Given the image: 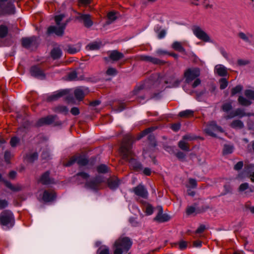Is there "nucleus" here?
<instances>
[{
    "mask_svg": "<svg viewBox=\"0 0 254 254\" xmlns=\"http://www.w3.org/2000/svg\"><path fill=\"white\" fill-rule=\"evenodd\" d=\"M134 140V137L131 135H125L120 147V151L123 158L129 162L130 168L138 172L142 170V167L141 163L134 158V154L131 150L132 144Z\"/></svg>",
    "mask_w": 254,
    "mask_h": 254,
    "instance_id": "nucleus-1",
    "label": "nucleus"
},
{
    "mask_svg": "<svg viewBox=\"0 0 254 254\" xmlns=\"http://www.w3.org/2000/svg\"><path fill=\"white\" fill-rule=\"evenodd\" d=\"M132 245V242L128 237H120L113 245L114 254H122L127 252Z\"/></svg>",
    "mask_w": 254,
    "mask_h": 254,
    "instance_id": "nucleus-2",
    "label": "nucleus"
},
{
    "mask_svg": "<svg viewBox=\"0 0 254 254\" xmlns=\"http://www.w3.org/2000/svg\"><path fill=\"white\" fill-rule=\"evenodd\" d=\"M54 125L58 126L62 125V122L58 120V117L56 115H51L39 119L36 122L35 126L36 127H40L43 126Z\"/></svg>",
    "mask_w": 254,
    "mask_h": 254,
    "instance_id": "nucleus-3",
    "label": "nucleus"
},
{
    "mask_svg": "<svg viewBox=\"0 0 254 254\" xmlns=\"http://www.w3.org/2000/svg\"><path fill=\"white\" fill-rule=\"evenodd\" d=\"M15 223L14 218L12 212L8 210L2 211L0 214V224L7 228L13 226Z\"/></svg>",
    "mask_w": 254,
    "mask_h": 254,
    "instance_id": "nucleus-4",
    "label": "nucleus"
},
{
    "mask_svg": "<svg viewBox=\"0 0 254 254\" xmlns=\"http://www.w3.org/2000/svg\"><path fill=\"white\" fill-rule=\"evenodd\" d=\"M200 75V69L198 67H191L187 68L184 73L185 82L190 83Z\"/></svg>",
    "mask_w": 254,
    "mask_h": 254,
    "instance_id": "nucleus-5",
    "label": "nucleus"
},
{
    "mask_svg": "<svg viewBox=\"0 0 254 254\" xmlns=\"http://www.w3.org/2000/svg\"><path fill=\"white\" fill-rule=\"evenodd\" d=\"M15 8L11 1H0V15L13 14Z\"/></svg>",
    "mask_w": 254,
    "mask_h": 254,
    "instance_id": "nucleus-6",
    "label": "nucleus"
},
{
    "mask_svg": "<svg viewBox=\"0 0 254 254\" xmlns=\"http://www.w3.org/2000/svg\"><path fill=\"white\" fill-rule=\"evenodd\" d=\"M22 46L26 49H29L32 47H37L38 45L37 38L35 36L23 38L21 39Z\"/></svg>",
    "mask_w": 254,
    "mask_h": 254,
    "instance_id": "nucleus-7",
    "label": "nucleus"
},
{
    "mask_svg": "<svg viewBox=\"0 0 254 254\" xmlns=\"http://www.w3.org/2000/svg\"><path fill=\"white\" fill-rule=\"evenodd\" d=\"M68 22V21H66L65 23L62 24V25L59 27L54 26H51L49 27L47 29V34L49 35L54 33L58 36H63L64 29Z\"/></svg>",
    "mask_w": 254,
    "mask_h": 254,
    "instance_id": "nucleus-8",
    "label": "nucleus"
},
{
    "mask_svg": "<svg viewBox=\"0 0 254 254\" xmlns=\"http://www.w3.org/2000/svg\"><path fill=\"white\" fill-rule=\"evenodd\" d=\"M217 130L221 132H223L222 128L221 127L217 126L216 122L214 121L210 122L207 127L205 129V132L206 133L213 137L216 136V134L214 133V131Z\"/></svg>",
    "mask_w": 254,
    "mask_h": 254,
    "instance_id": "nucleus-9",
    "label": "nucleus"
},
{
    "mask_svg": "<svg viewBox=\"0 0 254 254\" xmlns=\"http://www.w3.org/2000/svg\"><path fill=\"white\" fill-rule=\"evenodd\" d=\"M193 34L199 39L205 42H210L209 36L198 26H194L193 28Z\"/></svg>",
    "mask_w": 254,
    "mask_h": 254,
    "instance_id": "nucleus-10",
    "label": "nucleus"
},
{
    "mask_svg": "<svg viewBox=\"0 0 254 254\" xmlns=\"http://www.w3.org/2000/svg\"><path fill=\"white\" fill-rule=\"evenodd\" d=\"M252 114L251 113H246L245 112L244 109L241 108H237L234 111L230 112L227 115L225 116V119L226 120L234 118L236 117L242 118L245 116H250Z\"/></svg>",
    "mask_w": 254,
    "mask_h": 254,
    "instance_id": "nucleus-11",
    "label": "nucleus"
},
{
    "mask_svg": "<svg viewBox=\"0 0 254 254\" xmlns=\"http://www.w3.org/2000/svg\"><path fill=\"white\" fill-rule=\"evenodd\" d=\"M133 192L139 197L147 199L148 193L145 187L141 184L132 189Z\"/></svg>",
    "mask_w": 254,
    "mask_h": 254,
    "instance_id": "nucleus-12",
    "label": "nucleus"
},
{
    "mask_svg": "<svg viewBox=\"0 0 254 254\" xmlns=\"http://www.w3.org/2000/svg\"><path fill=\"white\" fill-rule=\"evenodd\" d=\"M43 185H48L54 183V179L50 177V172L47 171L42 174L38 181Z\"/></svg>",
    "mask_w": 254,
    "mask_h": 254,
    "instance_id": "nucleus-13",
    "label": "nucleus"
},
{
    "mask_svg": "<svg viewBox=\"0 0 254 254\" xmlns=\"http://www.w3.org/2000/svg\"><path fill=\"white\" fill-rule=\"evenodd\" d=\"M30 71L31 75L34 77L41 78V79H44L45 77L43 70L38 65L32 66L30 68Z\"/></svg>",
    "mask_w": 254,
    "mask_h": 254,
    "instance_id": "nucleus-14",
    "label": "nucleus"
},
{
    "mask_svg": "<svg viewBox=\"0 0 254 254\" xmlns=\"http://www.w3.org/2000/svg\"><path fill=\"white\" fill-rule=\"evenodd\" d=\"M77 19L79 21L82 22L84 26L87 28L90 27L93 24L89 14H80L77 17Z\"/></svg>",
    "mask_w": 254,
    "mask_h": 254,
    "instance_id": "nucleus-15",
    "label": "nucleus"
},
{
    "mask_svg": "<svg viewBox=\"0 0 254 254\" xmlns=\"http://www.w3.org/2000/svg\"><path fill=\"white\" fill-rule=\"evenodd\" d=\"M76 163L80 166H85L88 164L89 160L85 155L80 153H76Z\"/></svg>",
    "mask_w": 254,
    "mask_h": 254,
    "instance_id": "nucleus-16",
    "label": "nucleus"
},
{
    "mask_svg": "<svg viewBox=\"0 0 254 254\" xmlns=\"http://www.w3.org/2000/svg\"><path fill=\"white\" fill-rule=\"evenodd\" d=\"M67 94V91L66 90H63L58 91L57 92L54 93L53 95L49 96L47 100L48 102H51L56 101L61 97L66 95Z\"/></svg>",
    "mask_w": 254,
    "mask_h": 254,
    "instance_id": "nucleus-17",
    "label": "nucleus"
},
{
    "mask_svg": "<svg viewBox=\"0 0 254 254\" xmlns=\"http://www.w3.org/2000/svg\"><path fill=\"white\" fill-rule=\"evenodd\" d=\"M170 219V217L167 214L163 213V210L161 207L159 208V212L154 220L159 222H164L169 221Z\"/></svg>",
    "mask_w": 254,
    "mask_h": 254,
    "instance_id": "nucleus-18",
    "label": "nucleus"
},
{
    "mask_svg": "<svg viewBox=\"0 0 254 254\" xmlns=\"http://www.w3.org/2000/svg\"><path fill=\"white\" fill-rule=\"evenodd\" d=\"M109 57L113 62L118 61L124 58V54L117 50H113L110 52Z\"/></svg>",
    "mask_w": 254,
    "mask_h": 254,
    "instance_id": "nucleus-19",
    "label": "nucleus"
},
{
    "mask_svg": "<svg viewBox=\"0 0 254 254\" xmlns=\"http://www.w3.org/2000/svg\"><path fill=\"white\" fill-rule=\"evenodd\" d=\"M209 207L207 205L202 206L200 208L196 209L194 207L192 206H188L186 209V213L188 215H190L196 211V213H201L208 209Z\"/></svg>",
    "mask_w": 254,
    "mask_h": 254,
    "instance_id": "nucleus-20",
    "label": "nucleus"
},
{
    "mask_svg": "<svg viewBox=\"0 0 254 254\" xmlns=\"http://www.w3.org/2000/svg\"><path fill=\"white\" fill-rule=\"evenodd\" d=\"M56 198V193L53 190H45L43 195V199L45 202H50Z\"/></svg>",
    "mask_w": 254,
    "mask_h": 254,
    "instance_id": "nucleus-21",
    "label": "nucleus"
},
{
    "mask_svg": "<svg viewBox=\"0 0 254 254\" xmlns=\"http://www.w3.org/2000/svg\"><path fill=\"white\" fill-rule=\"evenodd\" d=\"M214 71L220 76L224 77L228 75L227 69L222 64L216 65Z\"/></svg>",
    "mask_w": 254,
    "mask_h": 254,
    "instance_id": "nucleus-22",
    "label": "nucleus"
},
{
    "mask_svg": "<svg viewBox=\"0 0 254 254\" xmlns=\"http://www.w3.org/2000/svg\"><path fill=\"white\" fill-rule=\"evenodd\" d=\"M0 181L3 182L6 187H7L8 188H9L13 191H18L21 190V186L18 185L14 186L12 185V184L10 182L3 179L2 178L1 174L0 173Z\"/></svg>",
    "mask_w": 254,
    "mask_h": 254,
    "instance_id": "nucleus-23",
    "label": "nucleus"
},
{
    "mask_svg": "<svg viewBox=\"0 0 254 254\" xmlns=\"http://www.w3.org/2000/svg\"><path fill=\"white\" fill-rule=\"evenodd\" d=\"M108 187L112 190L116 189L119 185V181L116 177H111L107 181Z\"/></svg>",
    "mask_w": 254,
    "mask_h": 254,
    "instance_id": "nucleus-24",
    "label": "nucleus"
},
{
    "mask_svg": "<svg viewBox=\"0 0 254 254\" xmlns=\"http://www.w3.org/2000/svg\"><path fill=\"white\" fill-rule=\"evenodd\" d=\"M38 154L36 152L27 153L24 157V159L28 163H32L38 159Z\"/></svg>",
    "mask_w": 254,
    "mask_h": 254,
    "instance_id": "nucleus-25",
    "label": "nucleus"
},
{
    "mask_svg": "<svg viewBox=\"0 0 254 254\" xmlns=\"http://www.w3.org/2000/svg\"><path fill=\"white\" fill-rule=\"evenodd\" d=\"M172 48L176 51L182 53H186V50L183 47V44L180 42H174L172 45Z\"/></svg>",
    "mask_w": 254,
    "mask_h": 254,
    "instance_id": "nucleus-26",
    "label": "nucleus"
},
{
    "mask_svg": "<svg viewBox=\"0 0 254 254\" xmlns=\"http://www.w3.org/2000/svg\"><path fill=\"white\" fill-rule=\"evenodd\" d=\"M62 53V50L60 48H54L51 52V56L54 60L58 59L61 57Z\"/></svg>",
    "mask_w": 254,
    "mask_h": 254,
    "instance_id": "nucleus-27",
    "label": "nucleus"
},
{
    "mask_svg": "<svg viewBox=\"0 0 254 254\" xmlns=\"http://www.w3.org/2000/svg\"><path fill=\"white\" fill-rule=\"evenodd\" d=\"M74 94L76 99L79 101L82 100L85 96L84 91L81 88L75 89L74 91Z\"/></svg>",
    "mask_w": 254,
    "mask_h": 254,
    "instance_id": "nucleus-28",
    "label": "nucleus"
},
{
    "mask_svg": "<svg viewBox=\"0 0 254 254\" xmlns=\"http://www.w3.org/2000/svg\"><path fill=\"white\" fill-rule=\"evenodd\" d=\"M99 185V182L93 180L87 182L85 186L88 188L96 190L98 189Z\"/></svg>",
    "mask_w": 254,
    "mask_h": 254,
    "instance_id": "nucleus-29",
    "label": "nucleus"
},
{
    "mask_svg": "<svg viewBox=\"0 0 254 254\" xmlns=\"http://www.w3.org/2000/svg\"><path fill=\"white\" fill-rule=\"evenodd\" d=\"M238 103L243 106H249L252 104V102L249 99L240 96L238 99Z\"/></svg>",
    "mask_w": 254,
    "mask_h": 254,
    "instance_id": "nucleus-30",
    "label": "nucleus"
},
{
    "mask_svg": "<svg viewBox=\"0 0 254 254\" xmlns=\"http://www.w3.org/2000/svg\"><path fill=\"white\" fill-rule=\"evenodd\" d=\"M137 201L143 204H146L145 212L147 215H151L152 214L153 212V208L151 204L147 203L145 201L142 200L140 199H137Z\"/></svg>",
    "mask_w": 254,
    "mask_h": 254,
    "instance_id": "nucleus-31",
    "label": "nucleus"
},
{
    "mask_svg": "<svg viewBox=\"0 0 254 254\" xmlns=\"http://www.w3.org/2000/svg\"><path fill=\"white\" fill-rule=\"evenodd\" d=\"M194 112L190 110H186L179 113V116L181 118H188L193 116Z\"/></svg>",
    "mask_w": 254,
    "mask_h": 254,
    "instance_id": "nucleus-32",
    "label": "nucleus"
},
{
    "mask_svg": "<svg viewBox=\"0 0 254 254\" xmlns=\"http://www.w3.org/2000/svg\"><path fill=\"white\" fill-rule=\"evenodd\" d=\"M53 110L56 113H64V114H67L68 113V109L64 106L55 107L53 108Z\"/></svg>",
    "mask_w": 254,
    "mask_h": 254,
    "instance_id": "nucleus-33",
    "label": "nucleus"
},
{
    "mask_svg": "<svg viewBox=\"0 0 254 254\" xmlns=\"http://www.w3.org/2000/svg\"><path fill=\"white\" fill-rule=\"evenodd\" d=\"M230 127L234 128H242L244 127V124L241 120H235L230 124Z\"/></svg>",
    "mask_w": 254,
    "mask_h": 254,
    "instance_id": "nucleus-34",
    "label": "nucleus"
},
{
    "mask_svg": "<svg viewBox=\"0 0 254 254\" xmlns=\"http://www.w3.org/2000/svg\"><path fill=\"white\" fill-rule=\"evenodd\" d=\"M101 45V42H94L89 44L86 48L89 50H98Z\"/></svg>",
    "mask_w": 254,
    "mask_h": 254,
    "instance_id": "nucleus-35",
    "label": "nucleus"
},
{
    "mask_svg": "<svg viewBox=\"0 0 254 254\" xmlns=\"http://www.w3.org/2000/svg\"><path fill=\"white\" fill-rule=\"evenodd\" d=\"M191 4L195 5H201L206 9H211L213 7V5L212 4H210L209 2H207L206 1H201V4L198 3L196 2H192Z\"/></svg>",
    "mask_w": 254,
    "mask_h": 254,
    "instance_id": "nucleus-36",
    "label": "nucleus"
},
{
    "mask_svg": "<svg viewBox=\"0 0 254 254\" xmlns=\"http://www.w3.org/2000/svg\"><path fill=\"white\" fill-rule=\"evenodd\" d=\"M156 127H148L145 130H144L142 133L137 137L136 140H139L140 138H141L143 136H145V135L153 131L156 129Z\"/></svg>",
    "mask_w": 254,
    "mask_h": 254,
    "instance_id": "nucleus-37",
    "label": "nucleus"
},
{
    "mask_svg": "<svg viewBox=\"0 0 254 254\" xmlns=\"http://www.w3.org/2000/svg\"><path fill=\"white\" fill-rule=\"evenodd\" d=\"M97 254H110V249L105 245L102 246L97 251Z\"/></svg>",
    "mask_w": 254,
    "mask_h": 254,
    "instance_id": "nucleus-38",
    "label": "nucleus"
},
{
    "mask_svg": "<svg viewBox=\"0 0 254 254\" xmlns=\"http://www.w3.org/2000/svg\"><path fill=\"white\" fill-rule=\"evenodd\" d=\"M179 147L184 151H190V145L188 143L185 142L184 140H180L178 142Z\"/></svg>",
    "mask_w": 254,
    "mask_h": 254,
    "instance_id": "nucleus-39",
    "label": "nucleus"
},
{
    "mask_svg": "<svg viewBox=\"0 0 254 254\" xmlns=\"http://www.w3.org/2000/svg\"><path fill=\"white\" fill-rule=\"evenodd\" d=\"M75 162H76V154L71 156L67 161H64L63 162V165L65 167H69Z\"/></svg>",
    "mask_w": 254,
    "mask_h": 254,
    "instance_id": "nucleus-40",
    "label": "nucleus"
},
{
    "mask_svg": "<svg viewBox=\"0 0 254 254\" xmlns=\"http://www.w3.org/2000/svg\"><path fill=\"white\" fill-rule=\"evenodd\" d=\"M233 108L232 102H229L224 103L221 106V109L224 112L228 113Z\"/></svg>",
    "mask_w": 254,
    "mask_h": 254,
    "instance_id": "nucleus-41",
    "label": "nucleus"
},
{
    "mask_svg": "<svg viewBox=\"0 0 254 254\" xmlns=\"http://www.w3.org/2000/svg\"><path fill=\"white\" fill-rule=\"evenodd\" d=\"M234 150V147L232 145L225 144L224 146L223 149V154L224 155H227L231 154L233 152Z\"/></svg>",
    "mask_w": 254,
    "mask_h": 254,
    "instance_id": "nucleus-42",
    "label": "nucleus"
},
{
    "mask_svg": "<svg viewBox=\"0 0 254 254\" xmlns=\"http://www.w3.org/2000/svg\"><path fill=\"white\" fill-rule=\"evenodd\" d=\"M8 33V28L4 25L0 26V37L1 38L6 36Z\"/></svg>",
    "mask_w": 254,
    "mask_h": 254,
    "instance_id": "nucleus-43",
    "label": "nucleus"
},
{
    "mask_svg": "<svg viewBox=\"0 0 254 254\" xmlns=\"http://www.w3.org/2000/svg\"><path fill=\"white\" fill-rule=\"evenodd\" d=\"M253 189L252 188H249V184L247 183H245L242 184L239 187L238 190L240 192H242L245 191V190L247 189H249L250 191L253 192Z\"/></svg>",
    "mask_w": 254,
    "mask_h": 254,
    "instance_id": "nucleus-44",
    "label": "nucleus"
},
{
    "mask_svg": "<svg viewBox=\"0 0 254 254\" xmlns=\"http://www.w3.org/2000/svg\"><path fill=\"white\" fill-rule=\"evenodd\" d=\"M148 62H150L154 64H158V65H163L165 64V62L156 58H154L152 57H150L149 61Z\"/></svg>",
    "mask_w": 254,
    "mask_h": 254,
    "instance_id": "nucleus-45",
    "label": "nucleus"
},
{
    "mask_svg": "<svg viewBox=\"0 0 254 254\" xmlns=\"http://www.w3.org/2000/svg\"><path fill=\"white\" fill-rule=\"evenodd\" d=\"M97 171L99 173H106L109 172V168L106 165L101 164L97 166Z\"/></svg>",
    "mask_w": 254,
    "mask_h": 254,
    "instance_id": "nucleus-46",
    "label": "nucleus"
},
{
    "mask_svg": "<svg viewBox=\"0 0 254 254\" xmlns=\"http://www.w3.org/2000/svg\"><path fill=\"white\" fill-rule=\"evenodd\" d=\"M243 89V86L241 85H238L236 87L233 88L231 89V96H233L235 94L241 92V91Z\"/></svg>",
    "mask_w": 254,
    "mask_h": 254,
    "instance_id": "nucleus-47",
    "label": "nucleus"
},
{
    "mask_svg": "<svg viewBox=\"0 0 254 254\" xmlns=\"http://www.w3.org/2000/svg\"><path fill=\"white\" fill-rule=\"evenodd\" d=\"M220 84V89L222 90L227 87L228 84L227 80L225 78H220L219 80Z\"/></svg>",
    "mask_w": 254,
    "mask_h": 254,
    "instance_id": "nucleus-48",
    "label": "nucleus"
},
{
    "mask_svg": "<svg viewBox=\"0 0 254 254\" xmlns=\"http://www.w3.org/2000/svg\"><path fill=\"white\" fill-rule=\"evenodd\" d=\"M245 95L250 100H254V91L248 89L245 91Z\"/></svg>",
    "mask_w": 254,
    "mask_h": 254,
    "instance_id": "nucleus-49",
    "label": "nucleus"
},
{
    "mask_svg": "<svg viewBox=\"0 0 254 254\" xmlns=\"http://www.w3.org/2000/svg\"><path fill=\"white\" fill-rule=\"evenodd\" d=\"M181 80L177 79H176L174 82H172V80L170 79L169 81L166 80L165 81V84H168V83L171 84V85L170 86V87H177L180 84V83H181Z\"/></svg>",
    "mask_w": 254,
    "mask_h": 254,
    "instance_id": "nucleus-50",
    "label": "nucleus"
},
{
    "mask_svg": "<svg viewBox=\"0 0 254 254\" xmlns=\"http://www.w3.org/2000/svg\"><path fill=\"white\" fill-rule=\"evenodd\" d=\"M116 12L115 11H110L107 14V17L109 20L111 21L110 22H107L108 24L110 23L111 22L115 21L117 19V17L116 16Z\"/></svg>",
    "mask_w": 254,
    "mask_h": 254,
    "instance_id": "nucleus-51",
    "label": "nucleus"
},
{
    "mask_svg": "<svg viewBox=\"0 0 254 254\" xmlns=\"http://www.w3.org/2000/svg\"><path fill=\"white\" fill-rule=\"evenodd\" d=\"M75 177L76 178V179H78L79 177H81L83 180H87L89 178V175L86 173L81 172L76 174Z\"/></svg>",
    "mask_w": 254,
    "mask_h": 254,
    "instance_id": "nucleus-52",
    "label": "nucleus"
},
{
    "mask_svg": "<svg viewBox=\"0 0 254 254\" xmlns=\"http://www.w3.org/2000/svg\"><path fill=\"white\" fill-rule=\"evenodd\" d=\"M148 140L150 142V144L152 147H155L157 146V141L155 140V136L153 135H150L148 136Z\"/></svg>",
    "mask_w": 254,
    "mask_h": 254,
    "instance_id": "nucleus-53",
    "label": "nucleus"
},
{
    "mask_svg": "<svg viewBox=\"0 0 254 254\" xmlns=\"http://www.w3.org/2000/svg\"><path fill=\"white\" fill-rule=\"evenodd\" d=\"M108 75H115L118 73L117 70L114 67H109L106 72Z\"/></svg>",
    "mask_w": 254,
    "mask_h": 254,
    "instance_id": "nucleus-54",
    "label": "nucleus"
},
{
    "mask_svg": "<svg viewBox=\"0 0 254 254\" xmlns=\"http://www.w3.org/2000/svg\"><path fill=\"white\" fill-rule=\"evenodd\" d=\"M12 156H13L11 154V153H10V152H9L8 151H6L4 153V158L5 161L7 163H9L10 161V159H11Z\"/></svg>",
    "mask_w": 254,
    "mask_h": 254,
    "instance_id": "nucleus-55",
    "label": "nucleus"
},
{
    "mask_svg": "<svg viewBox=\"0 0 254 254\" xmlns=\"http://www.w3.org/2000/svg\"><path fill=\"white\" fill-rule=\"evenodd\" d=\"M77 78V73L76 71H72L68 74V78L69 80H75Z\"/></svg>",
    "mask_w": 254,
    "mask_h": 254,
    "instance_id": "nucleus-56",
    "label": "nucleus"
},
{
    "mask_svg": "<svg viewBox=\"0 0 254 254\" xmlns=\"http://www.w3.org/2000/svg\"><path fill=\"white\" fill-rule=\"evenodd\" d=\"M67 47L68 53L71 54L76 53L77 52H79L80 50L79 48H76L71 45H68Z\"/></svg>",
    "mask_w": 254,
    "mask_h": 254,
    "instance_id": "nucleus-57",
    "label": "nucleus"
},
{
    "mask_svg": "<svg viewBox=\"0 0 254 254\" xmlns=\"http://www.w3.org/2000/svg\"><path fill=\"white\" fill-rule=\"evenodd\" d=\"M65 17V15L63 14L56 15L55 16V20L56 21V24L58 25L60 24L61 21L63 20V19Z\"/></svg>",
    "mask_w": 254,
    "mask_h": 254,
    "instance_id": "nucleus-58",
    "label": "nucleus"
},
{
    "mask_svg": "<svg viewBox=\"0 0 254 254\" xmlns=\"http://www.w3.org/2000/svg\"><path fill=\"white\" fill-rule=\"evenodd\" d=\"M180 127L181 124L180 123L173 124L171 126V129L175 131H178L180 129Z\"/></svg>",
    "mask_w": 254,
    "mask_h": 254,
    "instance_id": "nucleus-59",
    "label": "nucleus"
},
{
    "mask_svg": "<svg viewBox=\"0 0 254 254\" xmlns=\"http://www.w3.org/2000/svg\"><path fill=\"white\" fill-rule=\"evenodd\" d=\"M183 140L189 141L193 140L196 139V137L191 135V134H186L183 136Z\"/></svg>",
    "mask_w": 254,
    "mask_h": 254,
    "instance_id": "nucleus-60",
    "label": "nucleus"
},
{
    "mask_svg": "<svg viewBox=\"0 0 254 254\" xmlns=\"http://www.w3.org/2000/svg\"><path fill=\"white\" fill-rule=\"evenodd\" d=\"M244 166V163L243 161L238 162L234 167V170L236 171H239L242 169Z\"/></svg>",
    "mask_w": 254,
    "mask_h": 254,
    "instance_id": "nucleus-61",
    "label": "nucleus"
},
{
    "mask_svg": "<svg viewBox=\"0 0 254 254\" xmlns=\"http://www.w3.org/2000/svg\"><path fill=\"white\" fill-rule=\"evenodd\" d=\"M238 36L239 37V38L246 42L249 41L248 36L243 32H241L239 33Z\"/></svg>",
    "mask_w": 254,
    "mask_h": 254,
    "instance_id": "nucleus-62",
    "label": "nucleus"
},
{
    "mask_svg": "<svg viewBox=\"0 0 254 254\" xmlns=\"http://www.w3.org/2000/svg\"><path fill=\"white\" fill-rule=\"evenodd\" d=\"M188 243L187 242L184 241H181L179 243V248L181 250H185L187 248Z\"/></svg>",
    "mask_w": 254,
    "mask_h": 254,
    "instance_id": "nucleus-63",
    "label": "nucleus"
},
{
    "mask_svg": "<svg viewBox=\"0 0 254 254\" xmlns=\"http://www.w3.org/2000/svg\"><path fill=\"white\" fill-rule=\"evenodd\" d=\"M19 140L16 137H12L10 141V144L12 147H15L18 142Z\"/></svg>",
    "mask_w": 254,
    "mask_h": 254,
    "instance_id": "nucleus-64",
    "label": "nucleus"
}]
</instances>
